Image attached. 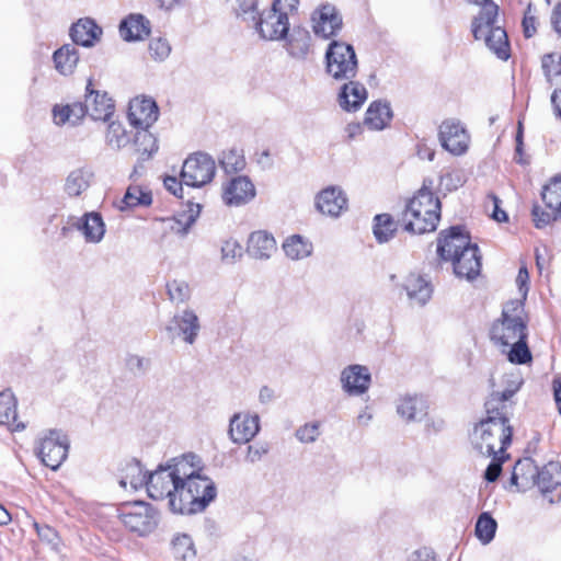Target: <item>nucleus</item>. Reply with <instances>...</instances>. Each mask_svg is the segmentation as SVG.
Here are the masks:
<instances>
[{
  "instance_id": "nucleus-1",
  "label": "nucleus",
  "mask_w": 561,
  "mask_h": 561,
  "mask_svg": "<svg viewBox=\"0 0 561 561\" xmlns=\"http://www.w3.org/2000/svg\"><path fill=\"white\" fill-rule=\"evenodd\" d=\"M195 459L192 454L173 458L149 474L135 461L127 465L119 484L134 490L145 485L151 499H168L169 508L175 514L201 513L216 499L217 489L210 478L199 473Z\"/></svg>"
},
{
  "instance_id": "nucleus-2",
  "label": "nucleus",
  "mask_w": 561,
  "mask_h": 561,
  "mask_svg": "<svg viewBox=\"0 0 561 561\" xmlns=\"http://www.w3.org/2000/svg\"><path fill=\"white\" fill-rule=\"evenodd\" d=\"M485 416L478 422L470 434L472 448L482 456L505 454L511 445L513 427L510 423L511 415L504 411L491 413L484 408Z\"/></svg>"
},
{
  "instance_id": "nucleus-3",
  "label": "nucleus",
  "mask_w": 561,
  "mask_h": 561,
  "mask_svg": "<svg viewBox=\"0 0 561 561\" xmlns=\"http://www.w3.org/2000/svg\"><path fill=\"white\" fill-rule=\"evenodd\" d=\"M439 219L440 202L425 186L409 201L401 216L403 229L414 234L434 231Z\"/></svg>"
},
{
  "instance_id": "nucleus-4",
  "label": "nucleus",
  "mask_w": 561,
  "mask_h": 561,
  "mask_svg": "<svg viewBox=\"0 0 561 561\" xmlns=\"http://www.w3.org/2000/svg\"><path fill=\"white\" fill-rule=\"evenodd\" d=\"M499 7L489 3L481 9L472 22V33L476 39H483L486 47L502 60L510 58V44L504 28L495 25Z\"/></svg>"
},
{
  "instance_id": "nucleus-5",
  "label": "nucleus",
  "mask_w": 561,
  "mask_h": 561,
  "mask_svg": "<svg viewBox=\"0 0 561 561\" xmlns=\"http://www.w3.org/2000/svg\"><path fill=\"white\" fill-rule=\"evenodd\" d=\"M490 337L496 345L503 347L527 337L523 300H513L504 305L501 319L491 327Z\"/></svg>"
},
{
  "instance_id": "nucleus-6",
  "label": "nucleus",
  "mask_w": 561,
  "mask_h": 561,
  "mask_svg": "<svg viewBox=\"0 0 561 561\" xmlns=\"http://www.w3.org/2000/svg\"><path fill=\"white\" fill-rule=\"evenodd\" d=\"M327 72L335 80L354 79L358 60L354 47L341 41H332L325 51Z\"/></svg>"
},
{
  "instance_id": "nucleus-7",
  "label": "nucleus",
  "mask_w": 561,
  "mask_h": 561,
  "mask_svg": "<svg viewBox=\"0 0 561 561\" xmlns=\"http://www.w3.org/2000/svg\"><path fill=\"white\" fill-rule=\"evenodd\" d=\"M117 512L121 523L138 536L151 534L159 523V513L149 503L142 501L124 503Z\"/></svg>"
},
{
  "instance_id": "nucleus-8",
  "label": "nucleus",
  "mask_w": 561,
  "mask_h": 561,
  "mask_svg": "<svg viewBox=\"0 0 561 561\" xmlns=\"http://www.w3.org/2000/svg\"><path fill=\"white\" fill-rule=\"evenodd\" d=\"M216 174L215 160L207 153L197 152L190 156L181 170L182 182L192 187H201L211 182Z\"/></svg>"
},
{
  "instance_id": "nucleus-9",
  "label": "nucleus",
  "mask_w": 561,
  "mask_h": 561,
  "mask_svg": "<svg viewBox=\"0 0 561 561\" xmlns=\"http://www.w3.org/2000/svg\"><path fill=\"white\" fill-rule=\"evenodd\" d=\"M524 380L518 371H511L503 376L502 390H493L484 402V408H489L491 413L504 411L513 414L515 407L514 397L519 391Z\"/></svg>"
},
{
  "instance_id": "nucleus-10",
  "label": "nucleus",
  "mask_w": 561,
  "mask_h": 561,
  "mask_svg": "<svg viewBox=\"0 0 561 561\" xmlns=\"http://www.w3.org/2000/svg\"><path fill=\"white\" fill-rule=\"evenodd\" d=\"M253 26L260 38L277 42L286 38L289 32V20L286 13L275 9L263 10Z\"/></svg>"
},
{
  "instance_id": "nucleus-11",
  "label": "nucleus",
  "mask_w": 561,
  "mask_h": 561,
  "mask_svg": "<svg viewBox=\"0 0 561 561\" xmlns=\"http://www.w3.org/2000/svg\"><path fill=\"white\" fill-rule=\"evenodd\" d=\"M69 440L58 431H49L41 439L37 455L42 462L53 470H57L68 456Z\"/></svg>"
},
{
  "instance_id": "nucleus-12",
  "label": "nucleus",
  "mask_w": 561,
  "mask_h": 561,
  "mask_svg": "<svg viewBox=\"0 0 561 561\" xmlns=\"http://www.w3.org/2000/svg\"><path fill=\"white\" fill-rule=\"evenodd\" d=\"M438 139L442 147L454 156L467 152L470 135L463 124L455 118L445 119L438 129Z\"/></svg>"
},
{
  "instance_id": "nucleus-13",
  "label": "nucleus",
  "mask_w": 561,
  "mask_h": 561,
  "mask_svg": "<svg viewBox=\"0 0 561 561\" xmlns=\"http://www.w3.org/2000/svg\"><path fill=\"white\" fill-rule=\"evenodd\" d=\"M256 196V187L247 175H236L222 184L221 198L229 207H241Z\"/></svg>"
},
{
  "instance_id": "nucleus-14",
  "label": "nucleus",
  "mask_w": 561,
  "mask_h": 561,
  "mask_svg": "<svg viewBox=\"0 0 561 561\" xmlns=\"http://www.w3.org/2000/svg\"><path fill=\"white\" fill-rule=\"evenodd\" d=\"M343 19L330 3L321 4L311 14V27L316 36L329 39L342 30Z\"/></svg>"
},
{
  "instance_id": "nucleus-15",
  "label": "nucleus",
  "mask_w": 561,
  "mask_h": 561,
  "mask_svg": "<svg viewBox=\"0 0 561 561\" xmlns=\"http://www.w3.org/2000/svg\"><path fill=\"white\" fill-rule=\"evenodd\" d=\"M201 329L199 318L192 309L175 313L165 327V331L172 339H181L190 345L196 342Z\"/></svg>"
},
{
  "instance_id": "nucleus-16",
  "label": "nucleus",
  "mask_w": 561,
  "mask_h": 561,
  "mask_svg": "<svg viewBox=\"0 0 561 561\" xmlns=\"http://www.w3.org/2000/svg\"><path fill=\"white\" fill-rule=\"evenodd\" d=\"M471 244L465 229L456 226L439 232L437 254L444 261H453L465 248Z\"/></svg>"
},
{
  "instance_id": "nucleus-17",
  "label": "nucleus",
  "mask_w": 561,
  "mask_h": 561,
  "mask_svg": "<svg viewBox=\"0 0 561 561\" xmlns=\"http://www.w3.org/2000/svg\"><path fill=\"white\" fill-rule=\"evenodd\" d=\"M157 103L150 98H135L129 102L128 121L136 129L150 128L158 119Z\"/></svg>"
},
{
  "instance_id": "nucleus-18",
  "label": "nucleus",
  "mask_w": 561,
  "mask_h": 561,
  "mask_svg": "<svg viewBox=\"0 0 561 561\" xmlns=\"http://www.w3.org/2000/svg\"><path fill=\"white\" fill-rule=\"evenodd\" d=\"M84 102L88 115L94 121H108L114 113L113 100L107 92L94 89L91 79L85 87Z\"/></svg>"
},
{
  "instance_id": "nucleus-19",
  "label": "nucleus",
  "mask_w": 561,
  "mask_h": 561,
  "mask_svg": "<svg viewBox=\"0 0 561 561\" xmlns=\"http://www.w3.org/2000/svg\"><path fill=\"white\" fill-rule=\"evenodd\" d=\"M538 488L550 503L561 502V463L550 461L537 472Z\"/></svg>"
},
{
  "instance_id": "nucleus-20",
  "label": "nucleus",
  "mask_w": 561,
  "mask_h": 561,
  "mask_svg": "<svg viewBox=\"0 0 561 561\" xmlns=\"http://www.w3.org/2000/svg\"><path fill=\"white\" fill-rule=\"evenodd\" d=\"M260 431L257 414L236 413L230 419L229 436L234 444H245L253 439Z\"/></svg>"
},
{
  "instance_id": "nucleus-21",
  "label": "nucleus",
  "mask_w": 561,
  "mask_h": 561,
  "mask_svg": "<svg viewBox=\"0 0 561 561\" xmlns=\"http://www.w3.org/2000/svg\"><path fill=\"white\" fill-rule=\"evenodd\" d=\"M103 30L91 18H81L72 23L69 36L73 44L85 48L94 47L102 38Z\"/></svg>"
},
{
  "instance_id": "nucleus-22",
  "label": "nucleus",
  "mask_w": 561,
  "mask_h": 561,
  "mask_svg": "<svg viewBox=\"0 0 561 561\" xmlns=\"http://www.w3.org/2000/svg\"><path fill=\"white\" fill-rule=\"evenodd\" d=\"M370 380V373L366 366L351 365L341 373L342 388L350 396L365 393L369 388Z\"/></svg>"
},
{
  "instance_id": "nucleus-23",
  "label": "nucleus",
  "mask_w": 561,
  "mask_h": 561,
  "mask_svg": "<svg viewBox=\"0 0 561 561\" xmlns=\"http://www.w3.org/2000/svg\"><path fill=\"white\" fill-rule=\"evenodd\" d=\"M316 207L321 214L336 218L346 209L347 198L340 187L329 186L317 195Z\"/></svg>"
},
{
  "instance_id": "nucleus-24",
  "label": "nucleus",
  "mask_w": 561,
  "mask_h": 561,
  "mask_svg": "<svg viewBox=\"0 0 561 561\" xmlns=\"http://www.w3.org/2000/svg\"><path fill=\"white\" fill-rule=\"evenodd\" d=\"M456 276L466 279H473L480 274L481 256L477 244L465 248L453 261Z\"/></svg>"
},
{
  "instance_id": "nucleus-25",
  "label": "nucleus",
  "mask_w": 561,
  "mask_h": 561,
  "mask_svg": "<svg viewBox=\"0 0 561 561\" xmlns=\"http://www.w3.org/2000/svg\"><path fill=\"white\" fill-rule=\"evenodd\" d=\"M427 409L426 400L419 394H404L397 401V413L407 423L421 422Z\"/></svg>"
},
{
  "instance_id": "nucleus-26",
  "label": "nucleus",
  "mask_w": 561,
  "mask_h": 561,
  "mask_svg": "<svg viewBox=\"0 0 561 561\" xmlns=\"http://www.w3.org/2000/svg\"><path fill=\"white\" fill-rule=\"evenodd\" d=\"M276 250L275 238L267 231L257 230L249 236L247 252L251 257L266 261L272 257Z\"/></svg>"
},
{
  "instance_id": "nucleus-27",
  "label": "nucleus",
  "mask_w": 561,
  "mask_h": 561,
  "mask_svg": "<svg viewBox=\"0 0 561 561\" xmlns=\"http://www.w3.org/2000/svg\"><path fill=\"white\" fill-rule=\"evenodd\" d=\"M93 180L94 172L90 167L76 168L69 172L65 180V193L70 197H78L89 190Z\"/></svg>"
},
{
  "instance_id": "nucleus-28",
  "label": "nucleus",
  "mask_w": 561,
  "mask_h": 561,
  "mask_svg": "<svg viewBox=\"0 0 561 561\" xmlns=\"http://www.w3.org/2000/svg\"><path fill=\"white\" fill-rule=\"evenodd\" d=\"M119 35L126 42L141 41L150 33L149 21L142 14H129L119 24Z\"/></svg>"
},
{
  "instance_id": "nucleus-29",
  "label": "nucleus",
  "mask_w": 561,
  "mask_h": 561,
  "mask_svg": "<svg viewBox=\"0 0 561 561\" xmlns=\"http://www.w3.org/2000/svg\"><path fill=\"white\" fill-rule=\"evenodd\" d=\"M51 58L55 70L65 77L73 75L80 60L79 50L73 44H64L54 51Z\"/></svg>"
},
{
  "instance_id": "nucleus-30",
  "label": "nucleus",
  "mask_w": 561,
  "mask_h": 561,
  "mask_svg": "<svg viewBox=\"0 0 561 561\" xmlns=\"http://www.w3.org/2000/svg\"><path fill=\"white\" fill-rule=\"evenodd\" d=\"M285 49L289 56L295 59H306L311 48L310 33L305 28H293L291 33L286 36Z\"/></svg>"
},
{
  "instance_id": "nucleus-31",
  "label": "nucleus",
  "mask_w": 561,
  "mask_h": 561,
  "mask_svg": "<svg viewBox=\"0 0 561 561\" xmlns=\"http://www.w3.org/2000/svg\"><path fill=\"white\" fill-rule=\"evenodd\" d=\"M367 99L366 88L353 79L345 83L339 94L340 106L345 111H357Z\"/></svg>"
},
{
  "instance_id": "nucleus-32",
  "label": "nucleus",
  "mask_w": 561,
  "mask_h": 561,
  "mask_svg": "<svg viewBox=\"0 0 561 561\" xmlns=\"http://www.w3.org/2000/svg\"><path fill=\"white\" fill-rule=\"evenodd\" d=\"M392 118L390 104L385 101L373 102L366 111L364 125L371 130H382Z\"/></svg>"
},
{
  "instance_id": "nucleus-33",
  "label": "nucleus",
  "mask_w": 561,
  "mask_h": 561,
  "mask_svg": "<svg viewBox=\"0 0 561 561\" xmlns=\"http://www.w3.org/2000/svg\"><path fill=\"white\" fill-rule=\"evenodd\" d=\"M410 301L420 307L424 306L432 296V286L422 276L410 274L403 283Z\"/></svg>"
},
{
  "instance_id": "nucleus-34",
  "label": "nucleus",
  "mask_w": 561,
  "mask_h": 561,
  "mask_svg": "<svg viewBox=\"0 0 561 561\" xmlns=\"http://www.w3.org/2000/svg\"><path fill=\"white\" fill-rule=\"evenodd\" d=\"M84 239L90 243H99L105 233V225L99 213H87L77 224Z\"/></svg>"
},
{
  "instance_id": "nucleus-35",
  "label": "nucleus",
  "mask_w": 561,
  "mask_h": 561,
  "mask_svg": "<svg viewBox=\"0 0 561 561\" xmlns=\"http://www.w3.org/2000/svg\"><path fill=\"white\" fill-rule=\"evenodd\" d=\"M0 424L8 425L11 431H22L24 423L16 420V400L11 390L0 392Z\"/></svg>"
},
{
  "instance_id": "nucleus-36",
  "label": "nucleus",
  "mask_w": 561,
  "mask_h": 561,
  "mask_svg": "<svg viewBox=\"0 0 561 561\" xmlns=\"http://www.w3.org/2000/svg\"><path fill=\"white\" fill-rule=\"evenodd\" d=\"M283 250L288 259L299 261L312 254L313 245L308 239L293 234L284 241Z\"/></svg>"
},
{
  "instance_id": "nucleus-37",
  "label": "nucleus",
  "mask_w": 561,
  "mask_h": 561,
  "mask_svg": "<svg viewBox=\"0 0 561 561\" xmlns=\"http://www.w3.org/2000/svg\"><path fill=\"white\" fill-rule=\"evenodd\" d=\"M134 145L142 161L150 159L159 149L157 138L149 131V128L137 129Z\"/></svg>"
},
{
  "instance_id": "nucleus-38",
  "label": "nucleus",
  "mask_w": 561,
  "mask_h": 561,
  "mask_svg": "<svg viewBox=\"0 0 561 561\" xmlns=\"http://www.w3.org/2000/svg\"><path fill=\"white\" fill-rule=\"evenodd\" d=\"M397 222L389 214L376 215L373 232L379 243L388 242L397 231Z\"/></svg>"
},
{
  "instance_id": "nucleus-39",
  "label": "nucleus",
  "mask_w": 561,
  "mask_h": 561,
  "mask_svg": "<svg viewBox=\"0 0 561 561\" xmlns=\"http://www.w3.org/2000/svg\"><path fill=\"white\" fill-rule=\"evenodd\" d=\"M105 142L110 148L121 150L130 142V137L122 123L111 122L106 128Z\"/></svg>"
},
{
  "instance_id": "nucleus-40",
  "label": "nucleus",
  "mask_w": 561,
  "mask_h": 561,
  "mask_svg": "<svg viewBox=\"0 0 561 561\" xmlns=\"http://www.w3.org/2000/svg\"><path fill=\"white\" fill-rule=\"evenodd\" d=\"M152 202L151 194L144 191L140 186L131 185L127 188L118 208L125 210L136 206H149Z\"/></svg>"
},
{
  "instance_id": "nucleus-41",
  "label": "nucleus",
  "mask_w": 561,
  "mask_h": 561,
  "mask_svg": "<svg viewBox=\"0 0 561 561\" xmlns=\"http://www.w3.org/2000/svg\"><path fill=\"white\" fill-rule=\"evenodd\" d=\"M171 550L174 558L182 561L191 560L196 554L194 542L186 534H176L172 538Z\"/></svg>"
},
{
  "instance_id": "nucleus-42",
  "label": "nucleus",
  "mask_w": 561,
  "mask_h": 561,
  "mask_svg": "<svg viewBox=\"0 0 561 561\" xmlns=\"http://www.w3.org/2000/svg\"><path fill=\"white\" fill-rule=\"evenodd\" d=\"M497 523L488 512H483L476 523V536L480 540L481 543L488 545L490 543L496 533Z\"/></svg>"
},
{
  "instance_id": "nucleus-43",
  "label": "nucleus",
  "mask_w": 561,
  "mask_h": 561,
  "mask_svg": "<svg viewBox=\"0 0 561 561\" xmlns=\"http://www.w3.org/2000/svg\"><path fill=\"white\" fill-rule=\"evenodd\" d=\"M542 201L550 210L561 215V175L556 176L543 187Z\"/></svg>"
},
{
  "instance_id": "nucleus-44",
  "label": "nucleus",
  "mask_w": 561,
  "mask_h": 561,
  "mask_svg": "<svg viewBox=\"0 0 561 561\" xmlns=\"http://www.w3.org/2000/svg\"><path fill=\"white\" fill-rule=\"evenodd\" d=\"M219 163L226 173H237L242 171L247 164L243 152L238 149L224 151L219 159Z\"/></svg>"
},
{
  "instance_id": "nucleus-45",
  "label": "nucleus",
  "mask_w": 561,
  "mask_h": 561,
  "mask_svg": "<svg viewBox=\"0 0 561 561\" xmlns=\"http://www.w3.org/2000/svg\"><path fill=\"white\" fill-rule=\"evenodd\" d=\"M541 67L549 82L561 80V54L550 53L543 55Z\"/></svg>"
},
{
  "instance_id": "nucleus-46",
  "label": "nucleus",
  "mask_w": 561,
  "mask_h": 561,
  "mask_svg": "<svg viewBox=\"0 0 561 561\" xmlns=\"http://www.w3.org/2000/svg\"><path fill=\"white\" fill-rule=\"evenodd\" d=\"M321 435L320 422H308L299 426L295 432V437L302 444H312Z\"/></svg>"
},
{
  "instance_id": "nucleus-47",
  "label": "nucleus",
  "mask_w": 561,
  "mask_h": 561,
  "mask_svg": "<svg viewBox=\"0 0 561 561\" xmlns=\"http://www.w3.org/2000/svg\"><path fill=\"white\" fill-rule=\"evenodd\" d=\"M257 0H236V14L243 21L254 22L259 14Z\"/></svg>"
},
{
  "instance_id": "nucleus-48",
  "label": "nucleus",
  "mask_w": 561,
  "mask_h": 561,
  "mask_svg": "<svg viewBox=\"0 0 561 561\" xmlns=\"http://www.w3.org/2000/svg\"><path fill=\"white\" fill-rule=\"evenodd\" d=\"M508 359L515 364H526L531 359L530 351L527 346L526 339H520L516 343L508 344Z\"/></svg>"
},
{
  "instance_id": "nucleus-49",
  "label": "nucleus",
  "mask_w": 561,
  "mask_h": 561,
  "mask_svg": "<svg viewBox=\"0 0 561 561\" xmlns=\"http://www.w3.org/2000/svg\"><path fill=\"white\" fill-rule=\"evenodd\" d=\"M528 472L530 474V478L535 477L536 468L535 466L526 460V461H518L516 466L514 467L511 481L513 484L519 485L522 484L525 486L527 484V478L525 477V472Z\"/></svg>"
},
{
  "instance_id": "nucleus-50",
  "label": "nucleus",
  "mask_w": 561,
  "mask_h": 561,
  "mask_svg": "<svg viewBox=\"0 0 561 561\" xmlns=\"http://www.w3.org/2000/svg\"><path fill=\"white\" fill-rule=\"evenodd\" d=\"M169 297L172 301L184 302L190 297V287L184 280H172L167 285Z\"/></svg>"
},
{
  "instance_id": "nucleus-51",
  "label": "nucleus",
  "mask_w": 561,
  "mask_h": 561,
  "mask_svg": "<svg viewBox=\"0 0 561 561\" xmlns=\"http://www.w3.org/2000/svg\"><path fill=\"white\" fill-rule=\"evenodd\" d=\"M243 253L241 244L233 238H229L222 242L221 259L227 262H236L241 259Z\"/></svg>"
},
{
  "instance_id": "nucleus-52",
  "label": "nucleus",
  "mask_w": 561,
  "mask_h": 561,
  "mask_svg": "<svg viewBox=\"0 0 561 561\" xmlns=\"http://www.w3.org/2000/svg\"><path fill=\"white\" fill-rule=\"evenodd\" d=\"M171 53V46L165 38L157 37L152 38L149 43V54L158 61H162L169 57Z\"/></svg>"
},
{
  "instance_id": "nucleus-53",
  "label": "nucleus",
  "mask_w": 561,
  "mask_h": 561,
  "mask_svg": "<svg viewBox=\"0 0 561 561\" xmlns=\"http://www.w3.org/2000/svg\"><path fill=\"white\" fill-rule=\"evenodd\" d=\"M537 24H538V21H537L536 12H535L531 3H529L524 13V18L522 21L523 33H524L525 37L530 38L536 34Z\"/></svg>"
},
{
  "instance_id": "nucleus-54",
  "label": "nucleus",
  "mask_w": 561,
  "mask_h": 561,
  "mask_svg": "<svg viewBox=\"0 0 561 561\" xmlns=\"http://www.w3.org/2000/svg\"><path fill=\"white\" fill-rule=\"evenodd\" d=\"M463 182L465 181L459 171H450L440 176L439 186L448 192H451L462 186Z\"/></svg>"
},
{
  "instance_id": "nucleus-55",
  "label": "nucleus",
  "mask_w": 561,
  "mask_h": 561,
  "mask_svg": "<svg viewBox=\"0 0 561 561\" xmlns=\"http://www.w3.org/2000/svg\"><path fill=\"white\" fill-rule=\"evenodd\" d=\"M533 217L535 226L537 228H543L551 221L561 217V215H557V210L545 211L539 206H534Z\"/></svg>"
},
{
  "instance_id": "nucleus-56",
  "label": "nucleus",
  "mask_w": 561,
  "mask_h": 561,
  "mask_svg": "<svg viewBox=\"0 0 561 561\" xmlns=\"http://www.w3.org/2000/svg\"><path fill=\"white\" fill-rule=\"evenodd\" d=\"M490 457H492V460L485 469L484 478L489 482H494L501 474L502 462L504 461L506 456L505 454H500L491 455Z\"/></svg>"
},
{
  "instance_id": "nucleus-57",
  "label": "nucleus",
  "mask_w": 561,
  "mask_h": 561,
  "mask_svg": "<svg viewBox=\"0 0 561 561\" xmlns=\"http://www.w3.org/2000/svg\"><path fill=\"white\" fill-rule=\"evenodd\" d=\"M149 366V359L139 355H128L126 358V367L134 375H144Z\"/></svg>"
},
{
  "instance_id": "nucleus-58",
  "label": "nucleus",
  "mask_w": 561,
  "mask_h": 561,
  "mask_svg": "<svg viewBox=\"0 0 561 561\" xmlns=\"http://www.w3.org/2000/svg\"><path fill=\"white\" fill-rule=\"evenodd\" d=\"M268 453V446L266 444L250 445L247 448L245 461L249 463H256Z\"/></svg>"
},
{
  "instance_id": "nucleus-59",
  "label": "nucleus",
  "mask_w": 561,
  "mask_h": 561,
  "mask_svg": "<svg viewBox=\"0 0 561 561\" xmlns=\"http://www.w3.org/2000/svg\"><path fill=\"white\" fill-rule=\"evenodd\" d=\"M53 115H54V122L56 125L61 126L67 123L71 124V125H76V123H73V118L71 117L70 111L68 110L67 105H65V106L56 105L53 110Z\"/></svg>"
},
{
  "instance_id": "nucleus-60",
  "label": "nucleus",
  "mask_w": 561,
  "mask_h": 561,
  "mask_svg": "<svg viewBox=\"0 0 561 561\" xmlns=\"http://www.w3.org/2000/svg\"><path fill=\"white\" fill-rule=\"evenodd\" d=\"M298 2V0H273L271 8L284 12L288 16L289 13L297 10Z\"/></svg>"
},
{
  "instance_id": "nucleus-61",
  "label": "nucleus",
  "mask_w": 561,
  "mask_h": 561,
  "mask_svg": "<svg viewBox=\"0 0 561 561\" xmlns=\"http://www.w3.org/2000/svg\"><path fill=\"white\" fill-rule=\"evenodd\" d=\"M202 206L199 204L190 203L187 211L183 213L186 216V228H180L182 231L186 229H191V227L195 224L196 219L201 214Z\"/></svg>"
},
{
  "instance_id": "nucleus-62",
  "label": "nucleus",
  "mask_w": 561,
  "mask_h": 561,
  "mask_svg": "<svg viewBox=\"0 0 561 561\" xmlns=\"http://www.w3.org/2000/svg\"><path fill=\"white\" fill-rule=\"evenodd\" d=\"M35 528H36L37 535L39 536V538L42 540H45L49 543H54L55 540L57 539V533L50 526H48V525L41 526L38 524H35Z\"/></svg>"
},
{
  "instance_id": "nucleus-63",
  "label": "nucleus",
  "mask_w": 561,
  "mask_h": 561,
  "mask_svg": "<svg viewBox=\"0 0 561 561\" xmlns=\"http://www.w3.org/2000/svg\"><path fill=\"white\" fill-rule=\"evenodd\" d=\"M165 188L174 196L182 197V180L179 181L175 176H165L163 180Z\"/></svg>"
},
{
  "instance_id": "nucleus-64",
  "label": "nucleus",
  "mask_w": 561,
  "mask_h": 561,
  "mask_svg": "<svg viewBox=\"0 0 561 561\" xmlns=\"http://www.w3.org/2000/svg\"><path fill=\"white\" fill-rule=\"evenodd\" d=\"M410 561H437L434 552L427 548L417 550Z\"/></svg>"
}]
</instances>
